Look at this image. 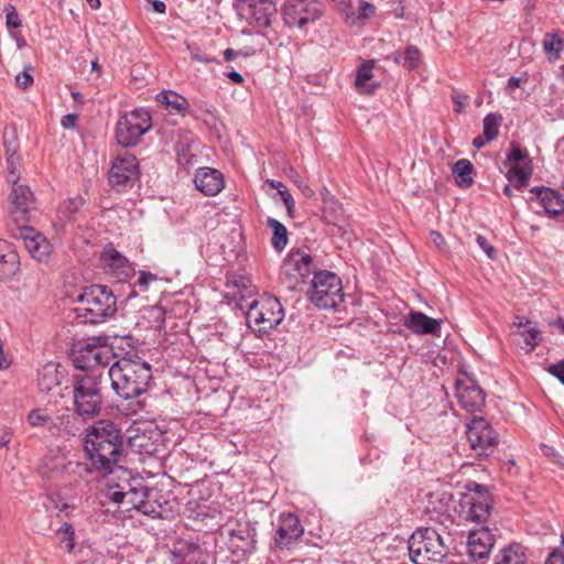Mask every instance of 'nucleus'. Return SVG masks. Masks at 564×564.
Returning <instances> with one entry per match:
<instances>
[{
	"label": "nucleus",
	"instance_id": "50",
	"mask_svg": "<svg viewBox=\"0 0 564 564\" xmlns=\"http://www.w3.org/2000/svg\"><path fill=\"white\" fill-rule=\"evenodd\" d=\"M158 276L147 271H140L139 278L134 282L133 286L139 290V292H145L149 290V285L151 282L156 281Z\"/></svg>",
	"mask_w": 564,
	"mask_h": 564
},
{
	"label": "nucleus",
	"instance_id": "37",
	"mask_svg": "<svg viewBox=\"0 0 564 564\" xmlns=\"http://www.w3.org/2000/svg\"><path fill=\"white\" fill-rule=\"evenodd\" d=\"M452 172L456 176V183L458 186L467 188L474 183V165L469 160H457L452 166Z\"/></svg>",
	"mask_w": 564,
	"mask_h": 564
},
{
	"label": "nucleus",
	"instance_id": "62",
	"mask_svg": "<svg viewBox=\"0 0 564 564\" xmlns=\"http://www.w3.org/2000/svg\"><path fill=\"white\" fill-rule=\"evenodd\" d=\"M453 102L455 105V110L457 112H460L465 106V102L467 101L468 97L466 95H460V94H457L455 96H453Z\"/></svg>",
	"mask_w": 564,
	"mask_h": 564
},
{
	"label": "nucleus",
	"instance_id": "23",
	"mask_svg": "<svg viewBox=\"0 0 564 564\" xmlns=\"http://www.w3.org/2000/svg\"><path fill=\"white\" fill-rule=\"evenodd\" d=\"M194 183L196 188L206 196L217 195L225 186L224 175L218 170L212 167L198 169Z\"/></svg>",
	"mask_w": 564,
	"mask_h": 564
},
{
	"label": "nucleus",
	"instance_id": "11",
	"mask_svg": "<svg viewBox=\"0 0 564 564\" xmlns=\"http://www.w3.org/2000/svg\"><path fill=\"white\" fill-rule=\"evenodd\" d=\"M112 358L113 354L110 347L95 343L84 344L73 352L74 366L84 372L96 371L102 375L104 368L110 364Z\"/></svg>",
	"mask_w": 564,
	"mask_h": 564
},
{
	"label": "nucleus",
	"instance_id": "22",
	"mask_svg": "<svg viewBox=\"0 0 564 564\" xmlns=\"http://www.w3.org/2000/svg\"><path fill=\"white\" fill-rule=\"evenodd\" d=\"M292 272H297L307 282L310 275L317 272L312 256L303 249L291 250L285 259V273Z\"/></svg>",
	"mask_w": 564,
	"mask_h": 564
},
{
	"label": "nucleus",
	"instance_id": "47",
	"mask_svg": "<svg viewBox=\"0 0 564 564\" xmlns=\"http://www.w3.org/2000/svg\"><path fill=\"white\" fill-rule=\"evenodd\" d=\"M421 52L420 50L414 45H409L404 50V56H403V67H405L409 70L415 69L421 61Z\"/></svg>",
	"mask_w": 564,
	"mask_h": 564
},
{
	"label": "nucleus",
	"instance_id": "54",
	"mask_svg": "<svg viewBox=\"0 0 564 564\" xmlns=\"http://www.w3.org/2000/svg\"><path fill=\"white\" fill-rule=\"evenodd\" d=\"M476 241H477V245L485 251V253L487 254V257L489 259H494L495 256H496V249L494 246H491L487 239L481 236V235H478L477 238H476Z\"/></svg>",
	"mask_w": 564,
	"mask_h": 564
},
{
	"label": "nucleus",
	"instance_id": "13",
	"mask_svg": "<svg viewBox=\"0 0 564 564\" xmlns=\"http://www.w3.org/2000/svg\"><path fill=\"white\" fill-rule=\"evenodd\" d=\"M34 210L35 197L30 187L23 184L12 185L9 195V215L11 219L18 226L29 224Z\"/></svg>",
	"mask_w": 564,
	"mask_h": 564
},
{
	"label": "nucleus",
	"instance_id": "25",
	"mask_svg": "<svg viewBox=\"0 0 564 564\" xmlns=\"http://www.w3.org/2000/svg\"><path fill=\"white\" fill-rule=\"evenodd\" d=\"M441 319L432 318L419 311H411L404 321V326L417 335H438Z\"/></svg>",
	"mask_w": 564,
	"mask_h": 564
},
{
	"label": "nucleus",
	"instance_id": "20",
	"mask_svg": "<svg viewBox=\"0 0 564 564\" xmlns=\"http://www.w3.org/2000/svg\"><path fill=\"white\" fill-rule=\"evenodd\" d=\"M208 552L194 542L181 541L172 550L173 564H207Z\"/></svg>",
	"mask_w": 564,
	"mask_h": 564
},
{
	"label": "nucleus",
	"instance_id": "42",
	"mask_svg": "<svg viewBox=\"0 0 564 564\" xmlns=\"http://www.w3.org/2000/svg\"><path fill=\"white\" fill-rule=\"evenodd\" d=\"M56 534L59 536V546L67 553H72L76 545L74 527L68 522H64L56 531Z\"/></svg>",
	"mask_w": 564,
	"mask_h": 564
},
{
	"label": "nucleus",
	"instance_id": "35",
	"mask_svg": "<svg viewBox=\"0 0 564 564\" xmlns=\"http://www.w3.org/2000/svg\"><path fill=\"white\" fill-rule=\"evenodd\" d=\"M85 205V199L82 196L72 197L63 202L57 209V218L61 226H65L74 219L77 214Z\"/></svg>",
	"mask_w": 564,
	"mask_h": 564
},
{
	"label": "nucleus",
	"instance_id": "9",
	"mask_svg": "<svg viewBox=\"0 0 564 564\" xmlns=\"http://www.w3.org/2000/svg\"><path fill=\"white\" fill-rule=\"evenodd\" d=\"M151 128L150 112L144 108L134 109L121 116L116 127V138L119 144L134 147Z\"/></svg>",
	"mask_w": 564,
	"mask_h": 564
},
{
	"label": "nucleus",
	"instance_id": "31",
	"mask_svg": "<svg viewBox=\"0 0 564 564\" xmlns=\"http://www.w3.org/2000/svg\"><path fill=\"white\" fill-rule=\"evenodd\" d=\"M514 325L517 326V333L523 338L524 344L529 347V351L533 350L541 340L540 330L535 326V323L527 319L522 321L521 317H516Z\"/></svg>",
	"mask_w": 564,
	"mask_h": 564
},
{
	"label": "nucleus",
	"instance_id": "3",
	"mask_svg": "<svg viewBox=\"0 0 564 564\" xmlns=\"http://www.w3.org/2000/svg\"><path fill=\"white\" fill-rule=\"evenodd\" d=\"M75 318L83 324H100L117 312V297L107 285L93 284L77 296Z\"/></svg>",
	"mask_w": 564,
	"mask_h": 564
},
{
	"label": "nucleus",
	"instance_id": "10",
	"mask_svg": "<svg viewBox=\"0 0 564 564\" xmlns=\"http://www.w3.org/2000/svg\"><path fill=\"white\" fill-rule=\"evenodd\" d=\"M228 549L236 556H249L257 551L256 523L240 519L227 525Z\"/></svg>",
	"mask_w": 564,
	"mask_h": 564
},
{
	"label": "nucleus",
	"instance_id": "21",
	"mask_svg": "<svg viewBox=\"0 0 564 564\" xmlns=\"http://www.w3.org/2000/svg\"><path fill=\"white\" fill-rule=\"evenodd\" d=\"M18 227L24 246L32 258L39 261H46L51 253V243L40 232H36L34 228L28 226V224Z\"/></svg>",
	"mask_w": 564,
	"mask_h": 564
},
{
	"label": "nucleus",
	"instance_id": "15",
	"mask_svg": "<svg viewBox=\"0 0 564 564\" xmlns=\"http://www.w3.org/2000/svg\"><path fill=\"white\" fill-rule=\"evenodd\" d=\"M138 178L139 164L132 155L117 159L109 172V183L119 192L132 187Z\"/></svg>",
	"mask_w": 564,
	"mask_h": 564
},
{
	"label": "nucleus",
	"instance_id": "24",
	"mask_svg": "<svg viewBox=\"0 0 564 564\" xmlns=\"http://www.w3.org/2000/svg\"><path fill=\"white\" fill-rule=\"evenodd\" d=\"M530 192L534 194V197H531V199H535L551 217H556L564 212V202L557 192L544 186H535Z\"/></svg>",
	"mask_w": 564,
	"mask_h": 564
},
{
	"label": "nucleus",
	"instance_id": "55",
	"mask_svg": "<svg viewBox=\"0 0 564 564\" xmlns=\"http://www.w3.org/2000/svg\"><path fill=\"white\" fill-rule=\"evenodd\" d=\"M547 371L564 384V361L550 365Z\"/></svg>",
	"mask_w": 564,
	"mask_h": 564
},
{
	"label": "nucleus",
	"instance_id": "41",
	"mask_svg": "<svg viewBox=\"0 0 564 564\" xmlns=\"http://www.w3.org/2000/svg\"><path fill=\"white\" fill-rule=\"evenodd\" d=\"M151 488L143 485L142 480H137L131 492H127V505L140 511L143 500L148 497Z\"/></svg>",
	"mask_w": 564,
	"mask_h": 564
},
{
	"label": "nucleus",
	"instance_id": "1",
	"mask_svg": "<svg viewBox=\"0 0 564 564\" xmlns=\"http://www.w3.org/2000/svg\"><path fill=\"white\" fill-rule=\"evenodd\" d=\"M122 444L121 430L112 421L95 422L89 426L84 438L86 459L98 471L110 474L118 465Z\"/></svg>",
	"mask_w": 564,
	"mask_h": 564
},
{
	"label": "nucleus",
	"instance_id": "59",
	"mask_svg": "<svg viewBox=\"0 0 564 564\" xmlns=\"http://www.w3.org/2000/svg\"><path fill=\"white\" fill-rule=\"evenodd\" d=\"M8 133H4V149H6V155L9 158V154H17L18 152V143L15 139L12 137V140L8 139Z\"/></svg>",
	"mask_w": 564,
	"mask_h": 564
},
{
	"label": "nucleus",
	"instance_id": "26",
	"mask_svg": "<svg viewBox=\"0 0 564 564\" xmlns=\"http://www.w3.org/2000/svg\"><path fill=\"white\" fill-rule=\"evenodd\" d=\"M140 512L152 519H166L172 513L169 501L158 489L151 488L148 497L141 505Z\"/></svg>",
	"mask_w": 564,
	"mask_h": 564
},
{
	"label": "nucleus",
	"instance_id": "36",
	"mask_svg": "<svg viewBox=\"0 0 564 564\" xmlns=\"http://www.w3.org/2000/svg\"><path fill=\"white\" fill-rule=\"evenodd\" d=\"M532 175L531 164H512L506 173V177L513 182L514 188L518 191L523 189L528 186L530 177Z\"/></svg>",
	"mask_w": 564,
	"mask_h": 564
},
{
	"label": "nucleus",
	"instance_id": "19",
	"mask_svg": "<svg viewBox=\"0 0 564 564\" xmlns=\"http://www.w3.org/2000/svg\"><path fill=\"white\" fill-rule=\"evenodd\" d=\"M495 544V535L487 527L473 530L468 535V554L474 561H482L489 557Z\"/></svg>",
	"mask_w": 564,
	"mask_h": 564
},
{
	"label": "nucleus",
	"instance_id": "38",
	"mask_svg": "<svg viewBox=\"0 0 564 564\" xmlns=\"http://www.w3.org/2000/svg\"><path fill=\"white\" fill-rule=\"evenodd\" d=\"M564 47V33L550 32L544 35L543 48L547 55L549 61L553 62L558 59L561 52Z\"/></svg>",
	"mask_w": 564,
	"mask_h": 564
},
{
	"label": "nucleus",
	"instance_id": "27",
	"mask_svg": "<svg viewBox=\"0 0 564 564\" xmlns=\"http://www.w3.org/2000/svg\"><path fill=\"white\" fill-rule=\"evenodd\" d=\"M19 269V256L6 240H0V281L8 280Z\"/></svg>",
	"mask_w": 564,
	"mask_h": 564
},
{
	"label": "nucleus",
	"instance_id": "45",
	"mask_svg": "<svg viewBox=\"0 0 564 564\" xmlns=\"http://www.w3.org/2000/svg\"><path fill=\"white\" fill-rule=\"evenodd\" d=\"M372 62L364 63L357 70L355 85L359 89V91L370 93L372 89H369L366 84L368 80L372 78Z\"/></svg>",
	"mask_w": 564,
	"mask_h": 564
},
{
	"label": "nucleus",
	"instance_id": "8",
	"mask_svg": "<svg viewBox=\"0 0 564 564\" xmlns=\"http://www.w3.org/2000/svg\"><path fill=\"white\" fill-rule=\"evenodd\" d=\"M466 492L462 495L460 512L466 520L475 522L486 521L492 510L494 499L489 488L476 481L465 486Z\"/></svg>",
	"mask_w": 564,
	"mask_h": 564
},
{
	"label": "nucleus",
	"instance_id": "60",
	"mask_svg": "<svg viewBox=\"0 0 564 564\" xmlns=\"http://www.w3.org/2000/svg\"><path fill=\"white\" fill-rule=\"evenodd\" d=\"M77 119H78L77 115L68 113L62 118L61 123H62L63 128H65V129L73 128V127H75Z\"/></svg>",
	"mask_w": 564,
	"mask_h": 564
},
{
	"label": "nucleus",
	"instance_id": "46",
	"mask_svg": "<svg viewBox=\"0 0 564 564\" xmlns=\"http://www.w3.org/2000/svg\"><path fill=\"white\" fill-rule=\"evenodd\" d=\"M280 281L290 291L299 290L301 284L306 283L303 279H301V276H299L297 272H292L291 274L285 273V260L281 267Z\"/></svg>",
	"mask_w": 564,
	"mask_h": 564
},
{
	"label": "nucleus",
	"instance_id": "39",
	"mask_svg": "<svg viewBox=\"0 0 564 564\" xmlns=\"http://www.w3.org/2000/svg\"><path fill=\"white\" fill-rule=\"evenodd\" d=\"M267 226L272 230V247L276 251H282L288 245V230L286 227L279 220L269 217Z\"/></svg>",
	"mask_w": 564,
	"mask_h": 564
},
{
	"label": "nucleus",
	"instance_id": "64",
	"mask_svg": "<svg viewBox=\"0 0 564 564\" xmlns=\"http://www.w3.org/2000/svg\"><path fill=\"white\" fill-rule=\"evenodd\" d=\"M151 4L154 12L164 13L166 10L165 3L161 0H152Z\"/></svg>",
	"mask_w": 564,
	"mask_h": 564
},
{
	"label": "nucleus",
	"instance_id": "2",
	"mask_svg": "<svg viewBox=\"0 0 564 564\" xmlns=\"http://www.w3.org/2000/svg\"><path fill=\"white\" fill-rule=\"evenodd\" d=\"M108 375L115 393L129 400L147 391L152 379V369L138 354L127 352L110 366Z\"/></svg>",
	"mask_w": 564,
	"mask_h": 564
},
{
	"label": "nucleus",
	"instance_id": "18",
	"mask_svg": "<svg viewBox=\"0 0 564 564\" xmlns=\"http://www.w3.org/2000/svg\"><path fill=\"white\" fill-rule=\"evenodd\" d=\"M304 529L294 513L282 514L274 535L279 549H291L303 535Z\"/></svg>",
	"mask_w": 564,
	"mask_h": 564
},
{
	"label": "nucleus",
	"instance_id": "58",
	"mask_svg": "<svg viewBox=\"0 0 564 564\" xmlns=\"http://www.w3.org/2000/svg\"><path fill=\"white\" fill-rule=\"evenodd\" d=\"M544 564H564V552L555 549L549 554Z\"/></svg>",
	"mask_w": 564,
	"mask_h": 564
},
{
	"label": "nucleus",
	"instance_id": "51",
	"mask_svg": "<svg viewBox=\"0 0 564 564\" xmlns=\"http://www.w3.org/2000/svg\"><path fill=\"white\" fill-rule=\"evenodd\" d=\"M106 496L110 501H112L115 503H118V505L127 503V492L121 491L119 489V486H117L116 484L108 486Z\"/></svg>",
	"mask_w": 564,
	"mask_h": 564
},
{
	"label": "nucleus",
	"instance_id": "53",
	"mask_svg": "<svg viewBox=\"0 0 564 564\" xmlns=\"http://www.w3.org/2000/svg\"><path fill=\"white\" fill-rule=\"evenodd\" d=\"M32 67H26L22 73L18 74L15 76V83L19 87L25 89L33 83V77L29 70H31Z\"/></svg>",
	"mask_w": 564,
	"mask_h": 564
},
{
	"label": "nucleus",
	"instance_id": "12",
	"mask_svg": "<svg viewBox=\"0 0 564 564\" xmlns=\"http://www.w3.org/2000/svg\"><path fill=\"white\" fill-rule=\"evenodd\" d=\"M466 436L471 451L478 457L492 454L498 445V435L481 416H475L467 425Z\"/></svg>",
	"mask_w": 564,
	"mask_h": 564
},
{
	"label": "nucleus",
	"instance_id": "49",
	"mask_svg": "<svg viewBox=\"0 0 564 564\" xmlns=\"http://www.w3.org/2000/svg\"><path fill=\"white\" fill-rule=\"evenodd\" d=\"M19 165H20L19 156L14 153L9 154V158H7L8 182L12 183V185L18 184Z\"/></svg>",
	"mask_w": 564,
	"mask_h": 564
},
{
	"label": "nucleus",
	"instance_id": "48",
	"mask_svg": "<svg viewBox=\"0 0 564 564\" xmlns=\"http://www.w3.org/2000/svg\"><path fill=\"white\" fill-rule=\"evenodd\" d=\"M26 421L32 427H42L51 422V416L42 409L35 408L29 412Z\"/></svg>",
	"mask_w": 564,
	"mask_h": 564
},
{
	"label": "nucleus",
	"instance_id": "63",
	"mask_svg": "<svg viewBox=\"0 0 564 564\" xmlns=\"http://www.w3.org/2000/svg\"><path fill=\"white\" fill-rule=\"evenodd\" d=\"M520 78L519 77H516V76H511L509 79H508V84H507V90L509 94L513 93L519 86H520Z\"/></svg>",
	"mask_w": 564,
	"mask_h": 564
},
{
	"label": "nucleus",
	"instance_id": "6",
	"mask_svg": "<svg viewBox=\"0 0 564 564\" xmlns=\"http://www.w3.org/2000/svg\"><path fill=\"white\" fill-rule=\"evenodd\" d=\"M284 318V308L274 296L253 300L247 311V325L259 335L269 334Z\"/></svg>",
	"mask_w": 564,
	"mask_h": 564
},
{
	"label": "nucleus",
	"instance_id": "44",
	"mask_svg": "<svg viewBox=\"0 0 564 564\" xmlns=\"http://www.w3.org/2000/svg\"><path fill=\"white\" fill-rule=\"evenodd\" d=\"M502 122V116L499 113H488L482 121L484 137L487 140H495L499 135V128Z\"/></svg>",
	"mask_w": 564,
	"mask_h": 564
},
{
	"label": "nucleus",
	"instance_id": "29",
	"mask_svg": "<svg viewBox=\"0 0 564 564\" xmlns=\"http://www.w3.org/2000/svg\"><path fill=\"white\" fill-rule=\"evenodd\" d=\"M323 203L324 220L327 224L337 226L338 228L341 229L346 224V217L343 205L334 196L325 197Z\"/></svg>",
	"mask_w": 564,
	"mask_h": 564
},
{
	"label": "nucleus",
	"instance_id": "14",
	"mask_svg": "<svg viewBox=\"0 0 564 564\" xmlns=\"http://www.w3.org/2000/svg\"><path fill=\"white\" fill-rule=\"evenodd\" d=\"M322 14L317 0H288L283 8V18L288 25L303 28Z\"/></svg>",
	"mask_w": 564,
	"mask_h": 564
},
{
	"label": "nucleus",
	"instance_id": "4",
	"mask_svg": "<svg viewBox=\"0 0 564 564\" xmlns=\"http://www.w3.org/2000/svg\"><path fill=\"white\" fill-rule=\"evenodd\" d=\"M73 409L83 420L98 416L102 409L101 373L83 372L72 377Z\"/></svg>",
	"mask_w": 564,
	"mask_h": 564
},
{
	"label": "nucleus",
	"instance_id": "33",
	"mask_svg": "<svg viewBox=\"0 0 564 564\" xmlns=\"http://www.w3.org/2000/svg\"><path fill=\"white\" fill-rule=\"evenodd\" d=\"M61 384V376L55 364L45 365L39 372L37 386L41 392L50 393Z\"/></svg>",
	"mask_w": 564,
	"mask_h": 564
},
{
	"label": "nucleus",
	"instance_id": "61",
	"mask_svg": "<svg viewBox=\"0 0 564 564\" xmlns=\"http://www.w3.org/2000/svg\"><path fill=\"white\" fill-rule=\"evenodd\" d=\"M7 25H8V28H13V29L19 28L21 25V21L15 11L9 12L7 14Z\"/></svg>",
	"mask_w": 564,
	"mask_h": 564
},
{
	"label": "nucleus",
	"instance_id": "32",
	"mask_svg": "<svg viewBox=\"0 0 564 564\" xmlns=\"http://www.w3.org/2000/svg\"><path fill=\"white\" fill-rule=\"evenodd\" d=\"M94 471H98L97 468L93 467L90 463L87 460L84 462H66L64 467V481L68 482H77L82 479H85L87 476L91 475Z\"/></svg>",
	"mask_w": 564,
	"mask_h": 564
},
{
	"label": "nucleus",
	"instance_id": "34",
	"mask_svg": "<svg viewBox=\"0 0 564 564\" xmlns=\"http://www.w3.org/2000/svg\"><path fill=\"white\" fill-rule=\"evenodd\" d=\"M66 462L58 458H46L39 469L40 476L50 481H64Z\"/></svg>",
	"mask_w": 564,
	"mask_h": 564
},
{
	"label": "nucleus",
	"instance_id": "56",
	"mask_svg": "<svg viewBox=\"0 0 564 564\" xmlns=\"http://www.w3.org/2000/svg\"><path fill=\"white\" fill-rule=\"evenodd\" d=\"M63 429L57 427L56 424L50 426V431L54 434L53 430L56 429L58 432H63L65 435L70 436L75 435L77 429L73 425H69V416L66 417V422L62 420Z\"/></svg>",
	"mask_w": 564,
	"mask_h": 564
},
{
	"label": "nucleus",
	"instance_id": "16",
	"mask_svg": "<svg viewBox=\"0 0 564 564\" xmlns=\"http://www.w3.org/2000/svg\"><path fill=\"white\" fill-rule=\"evenodd\" d=\"M100 261L105 272L119 281L127 280L134 272L128 258L120 253L112 245H107L102 249Z\"/></svg>",
	"mask_w": 564,
	"mask_h": 564
},
{
	"label": "nucleus",
	"instance_id": "57",
	"mask_svg": "<svg viewBox=\"0 0 564 564\" xmlns=\"http://www.w3.org/2000/svg\"><path fill=\"white\" fill-rule=\"evenodd\" d=\"M376 14V7L370 3L362 1L359 6V17L364 19H369Z\"/></svg>",
	"mask_w": 564,
	"mask_h": 564
},
{
	"label": "nucleus",
	"instance_id": "43",
	"mask_svg": "<svg viewBox=\"0 0 564 564\" xmlns=\"http://www.w3.org/2000/svg\"><path fill=\"white\" fill-rule=\"evenodd\" d=\"M506 164H531V159L527 150L522 149L517 142H511L507 153Z\"/></svg>",
	"mask_w": 564,
	"mask_h": 564
},
{
	"label": "nucleus",
	"instance_id": "5",
	"mask_svg": "<svg viewBox=\"0 0 564 564\" xmlns=\"http://www.w3.org/2000/svg\"><path fill=\"white\" fill-rule=\"evenodd\" d=\"M409 555L414 564H441L448 546L433 528L416 529L408 541Z\"/></svg>",
	"mask_w": 564,
	"mask_h": 564
},
{
	"label": "nucleus",
	"instance_id": "28",
	"mask_svg": "<svg viewBox=\"0 0 564 564\" xmlns=\"http://www.w3.org/2000/svg\"><path fill=\"white\" fill-rule=\"evenodd\" d=\"M250 10L257 24L268 28L271 24V18L276 13V2L275 0H253Z\"/></svg>",
	"mask_w": 564,
	"mask_h": 564
},
{
	"label": "nucleus",
	"instance_id": "30",
	"mask_svg": "<svg viewBox=\"0 0 564 564\" xmlns=\"http://www.w3.org/2000/svg\"><path fill=\"white\" fill-rule=\"evenodd\" d=\"M494 564H528L525 547L520 543L505 546L496 554Z\"/></svg>",
	"mask_w": 564,
	"mask_h": 564
},
{
	"label": "nucleus",
	"instance_id": "40",
	"mask_svg": "<svg viewBox=\"0 0 564 564\" xmlns=\"http://www.w3.org/2000/svg\"><path fill=\"white\" fill-rule=\"evenodd\" d=\"M156 101L165 105L171 110L182 112L187 105V100L172 90L161 91L156 95Z\"/></svg>",
	"mask_w": 564,
	"mask_h": 564
},
{
	"label": "nucleus",
	"instance_id": "52",
	"mask_svg": "<svg viewBox=\"0 0 564 564\" xmlns=\"http://www.w3.org/2000/svg\"><path fill=\"white\" fill-rule=\"evenodd\" d=\"M280 197L286 208L289 217L293 218L295 213V202L288 188L280 191Z\"/></svg>",
	"mask_w": 564,
	"mask_h": 564
},
{
	"label": "nucleus",
	"instance_id": "7",
	"mask_svg": "<svg viewBox=\"0 0 564 564\" xmlns=\"http://www.w3.org/2000/svg\"><path fill=\"white\" fill-rule=\"evenodd\" d=\"M310 301L318 308L329 310L344 302L340 278L330 271H318L311 280L307 291Z\"/></svg>",
	"mask_w": 564,
	"mask_h": 564
},
{
	"label": "nucleus",
	"instance_id": "17",
	"mask_svg": "<svg viewBox=\"0 0 564 564\" xmlns=\"http://www.w3.org/2000/svg\"><path fill=\"white\" fill-rule=\"evenodd\" d=\"M455 395L459 405L469 411H480L485 405V392L471 379L456 380Z\"/></svg>",
	"mask_w": 564,
	"mask_h": 564
}]
</instances>
